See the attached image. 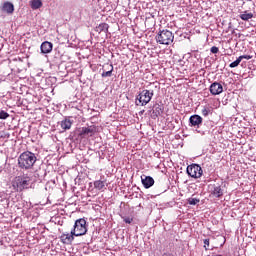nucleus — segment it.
<instances>
[{"instance_id": "18", "label": "nucleus", "mask_w": 256, "mask_h": 256, "mask_svg": "<svg viewBox=\"0 0 256 256\" xmlns=\"http://www.w3.org/2000/svg\"><path fill=\"white\" fill-rule=\"evenodd\" d=\"M30 7L34 11L37 9H41V7H43V2L41 0H32L30 1Z\"/></svg>"}, {"instance_id": "2", "label": "nucleus", "mask_w": 256, "mask_h": 256, "mask_svg": "<svg viewBox=\"0 0 256 256\" xmlns=\"http://www.w3.org/2000/svg\"><path fill=\"white\" fill-rule=\"evenodd\" d=\"M11 185L15 191L21 193V191H25V189L31 187V177L28 174L16 176L12 180Z\"/></svg>"}, {"instance_id": "3", "label": "nucleus", "mask_w": 256, "mask_h": 256, "mask_svg": "<svg viewBox=\"0 0 256 256\" xmlns=\"http://www.w3.org/2000/svg\"><path fill=\"white\" fill-rule=\"evenodd\" d=\"M155 39L156 43H159V45H171L175 39V36L170 30H160Z\"/></svg>"}, {"instance_id": "20", "label": "nucleus", "mask_w": 256, "mask_h": 256, "mask_svg": "<svg viewBox=\"0 0 256 256\" xmlns=\"http://www.w3.org/2000/svg\"><path fill=\"white\" fill-rule=\"evenodd\" d=\"M95 189H98V191H102V189H105V182L101 180H96L94 182Z\"/></svg>"}, {"instance_id": "26", "label": "nucleus", "mask_w": 256, "mask_h": 256, "mask_svg": "<svg viewBox=\"0 0 256 256\" xmlns=\"http://www.w3.org/2000/svg\"><path fill=\"white\" fill-rule=\"evenodd\" d=\"M124 223H127L128 225H131L133 223V218L131 217H123Z\"/></svg>"}, {"instance_id": "6", "label": "nucleus", "mask_w": 256, "mask_h": 256, "mask_svg": "<svg viewBox=\"0 0 256 256\" xmlns=\"http://www.w3.org/2000/svg\"><path fill=\"white\" fill-rule=\"evenodd\" d=\"M186 173L193 179H201L203 176V168L199 164H191L187 166Z\"/></svg>"}, {"instance_id": "27", "label": "nucleus", "mask_w": 256, "mask_h": 256, "mask_svg": "<svg viewBox=\"0 0 256 256\" xmlns=\"http://www.w3.org/2000/svg\"><path fill=\"white\" fill-rule=\"evenodd\" d=\"M240 60L243 61V59H246L247 61H249V59H253V56L251 55H241L239 56Z\"/></svg>"}, {"instance_id": "31", "label": "nucleus", "mask_w": 256, "mask_h": 256, "mask_svg": "<svg viewBox=\"0 0 256 256\" xmlns=\"http://www.w3.org/2000/svg\"><path fill=\"white\" fill-rule=\"evenodd\" d=\"M162 256H169V254H167V253H164Z\"/></svg>"}, {"instance_id": "19", "label": "nucleus", "mask_w": 256, "mask_h": 256, "mask_svg": "<svg viewBox=\"0 0 256 256\" xmlns=\"http://www.w3.org/2000/svg\"><path fill=\"white\" fill-rule=\"evenodd\" d=\"M239 17L242 21H249V19H253V13L244 11Z\"/></svg>"}, {"instance_id": "25", "label": "nucleus", "mask_w": 256, "mask_h": 256, "mask_svg": "<svg viewBox=\"0 0 256 256\" xmlns=\"http://www.w3.org/2000/svg\"><path fill=\"white\" fill-rule=\"evenodd\" d=\"M0 119H9V113H7L5 110L0 111Z\"/></svg>"}, {"instance_id": "5", "label": "nucleus", "mask_w": 256, "mask_h": 256, "mask_svg": "<svg viewBox=\"0 0 256 256\" xmlns=\"http://www.w3.org/2000/svg\"><path fill=\"white\" fill-rule=\"evenodd\" d=\"M87 234V221L84 218H80L75 221L72 229V235L75 237H82Z\"/></svg>"}, {"instance_id": "1", "label": "nucleus", "mask_w": 256, "mask_h": 256, "mask_svg": "<svg viewBox=\"0 0 256 256\" xmlns=\"http://www.w3.org/2000/svg\"><path fill=\"white\" fill-rule=\"evenodd\" d=\"M35 163H37V156L31 151L23 152L18 157V167H20V169H25L26 171L33 169Z\"/></svg>"}, {"instance_id": "23", "label": "nucleus", "mask_w": 256, "mask_h": 256, "mask_svg": "<svg viewBox=\"0 0 256 256\" xmlns=\"http://www.w3.org/2000/svg\"><path fill=\"white\" fill-rule=\"evenodd\" d=\"M201 200L199 198H188L187 199V204L188 205H197Z\"/></svg>"}, {"instance_id": "17", "label": "nucleus", "mask_w": 256, "mask_h": 256, "mask_svg": "<svg viewBox=\"0 0 256 256\" xmlns=\"http://www.w3.org/2000/svg\"><path fill=\"white\" fill-rule=\"evenodd\" d=\"M211 195H213V197H223V189L221 188V186H214L213 190L211 191Z\"/></svg>"}, {"instance_id": "9", "label": "nucleus", "mask_w": 256, "mask_h": 256, "mask_svg": "<svg viewBox=\"0 0 256 256\" xmlns=\"http://www.w3.org/2000/svg\"><path fill=\"white\" fill-rule=\"evenodd\" d=\"M60 239L65 245H70V243H73L75 239V234H73V230H71V233H63L60 236Z\"/></svg>"}, {"instance_id": "28", "label": "nucleus", "mask_w": 256, "mask_h": 256, "mask_svg": "<svg viewBox=\"0 0 256 256\" xmlns=\"http://www.w3.org/2000/svg\"><path fill=\"white\" fill-rule=\"evenodd\" d=\"M211 53L213 54H217L219 53V48L217 46H213L211 49H210Z\"/></svg>"}, {"instance_id": "22", "label": "nucleus", "mask_w": 256, "mask_h": 256, "mask_svg": "<svg viewBox=\"0 0 256 256\" xmlns=\"http://www.w3.org/2000/svg\"><path fill=\"white\" fill-rule=\"evenodd\" d=\"M240 63H241V58L238 57L234 62L230 63L229 67L231 69H235V67H239Z\"/></svg>"}, {"instance_id": "29", "label": "nucleus", "mask_w": 256, "mask_h": 256, "mask_svg": "<svg viewBox=\"0 0 256 256\" xmlns=\"http://www.w3.org/2000/svg\"><path fill=\"white\" fill-rule=\"evenodd\" d=\"M204 249L208 251L209 249V239H204Z\"/></svg>"}, {"instance_id": "12", "label": "nucleus", "mask_w": 256, "mask_h": 256, "mask_svg": "<svg viewBox=\"0 0 256 256\" xmlns=\"http://www.w3.org/2000/svg\"><path fill=\"white\" fill-rule=\"evenodd\" d=\"M141 181L145 189H150V187H153V185H155V180L151 176H145L144 178L141 177Z\"/></svg>"}, {"instance_id": "7", "label": "nucleus", "mask_w": 256, "mask_h": 256, "mask_svg": "<svg viewBox=\"0 0 256 256\" xmlns=\"http://www.w3.org/2000/svg\"><path fill=\"white\" fill-rule=\"evenodd\" d=\"M97 133V126L92 125V126H88V127H82L80 130V137H93L94 134Z\"/></svg>"}, {"instance_id": "13", "label": "nucleus", "mask_w": 256, "mask_h": 256, "mask_svg": "<svg viewBox=\"0 0 256 256\" xmlns=\"http://www.w3.org/2000/svg\"><path fill=\"white\" fill-rule=\"evenodd\" d=\"M40 49L43 54L51 53L53 51V43L45 41L41 44Z\"/></svg>"}, {"instance_id": "8", "label": "nucleus", "mask_w": 256, "mask_h": 256, "mask_svg": "<svg viewBox=\"0 0 256 256\" xmlns=\"http://www.w3.org/2000/svg\"><path fill=\"white\" fill-rule=\"evenodd\" d=\"M211 95H221L223 93V85L219 82H214L210 85Z\"/></svg>"}, {"instance_id": "15", "label": "nucleus", "mask_w": 256, "mask_h": 256, "mask_svg": "<svg viewBox=\"0 0 256 256\" xmlns=\"http://www.w3.org/2000/svg\"><path fill=\"white\" fill-rule=\"evenodd\" d=\"M72 125H73V122L69 118H65L60 123V127L61 129H63V131H68V129H71Z\"/></svg>"}, {"instance_id": "16", "label": "nucleus", "mask_w": 256, "mask_h": 256, "mask_svg": "<svg viewBox=\"0 0 256 256\" xmlns=\"http://www.w3.org/2000/svg\"><path fill=\"white\" fill-rule=\"evenodd\" d=\"M97 33H107L109 31V24L101 23L99 26L95 28Z\"/></svg>"}, {"instance_id": "10", "label": "nucleus", "mask_w": 256, "mask_h": 256, "mask_svg": "<svg viewBox=\"0 0 256 256\" xmlns=\"http://www.w3.org/2000/svg\"><path fill=\"white\" fill-rule=\"evenodd\" d=\"M203 123V118L197 114L190 116L189 125L190 127H199Z\"/></svg>"}, {"instance_id": "14", "label": "nucleus", "mask_w": 256, "mask_h": 256, "mask_svg": "<svg viewBox=\"0 0 256 256\" xmlns=\"http://www.w3.org/2000/svg\"><path fill=\"white\" fill-rule=\"evenodd\" d=\"M161 113H163V106H161L160 104H155L152 109L151 118L157 119V117H159Z\"/></svg>"}, {"instance_id": "24", "label": "nucleus", "mask_w": 256, "mask_h": 256, "mask_svg": "<svg viewBox=\"0 0 256 256\" xmlns=\"http://www.w3.org/2000/svg\"><path fill=\"white\" fill-rule=\"evenodd\" d=\"M209 113H211V108H209V107H204V108L202 109V115H203V117H209Z\"/></svg>"}, {"instance_id": "30", "label": "nucleus", "mask_w": 256, "mask_h": 256, "mask_svg": "<svg viewBox=\"0 0 256 256\" xmlns=\"http://www.w3.org/2000/svg\"><path fill=\"white\" fill-rule=\"evenodd\" d=\"M143 113H145V110L140 111L139 115H143Z\"/></svg>"}, {"instance_id": "11", "label": "nucleus", "mask_w": 256, "mask_h": 256, "mask_svg": "<svg viewBox=\"0 0 256 256\" xmlns=\"http://www.w3.org/2000/svg\"><path fill=\"white\" fill-rule=\"evenodd\" d=\"M1 11L3 13H7L8 15H13L15 12V6L11 2H4L1 7Z\"/></svg>"}, {"instance_id": "4", "label": "nucleus", "mask_w": 256, "mask_h": 256, "mask_svg": "<svg viewBox=\"0 0 256 256\" xmlns=\"http://www.w3.org/2000/svg\"><path fill=\"white\" fill-rule=\"evenodd\" d=\"M154 92L153 90H142L137 96L135 100V105L145 107L148 103L153 99Z\"/></svg>"}, {"instance_id": "21", "label": "nucleus", "mask_w": 256, "mask_h": 256, "mask_svg": "<svg viewBox=\"0 0 256 256\" xmlns=\"http://www.w3.org/2000/svg\"><path fill=\"white\" fill-rule=\"evenodd\" d=\"M110 69L108 71L102 72V77H111L113 75V65H109Z\"/></svg>"}]
</instances>
